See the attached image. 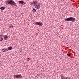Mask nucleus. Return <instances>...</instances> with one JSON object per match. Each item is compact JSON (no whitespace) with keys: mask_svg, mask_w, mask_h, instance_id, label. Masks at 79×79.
I'll use <instances>...</instances> for the list:
<instances>
[{"mask_svg":"<svg viewBox=\"0 0 79 79\" xmlns=\"http://www.w3.org/2000/svg\"><path fill=\"white\" fill-rule=\"evenodd\" d=\"M78 7H79V5H78Z\"/></svg>","mask_w":79,"mask_h":79,"instance_id":"22","label":"nucleus"},{"mask_svg":"<svg viewBox=\"0 0 79 79\" xmlns=\"http://www.w3.org/2000/svg\"><path fill=\"white\" fill-rule=\"evenodd\" d=\"M5 8H6V7H0V10H5Z\"/></svg>","mask_w":79,"mask_h":79,"instance_id":"11","label":"nucleus"},{"mask_svg":"<svg viewBox=\"0 0 79 79\" xmlns=\"http://www.w3.org/2000/svg\"><path fill=\"white\" fill-rule=\"evenodd\" d=\"M8 39V36L6 35L4 37V40H7Z\"/></svg>","mask_w":79,"mask_h":79,"instance_id":"7","label":"nucleus"},{"mask_svg":"<svg viewBox=\"0 0 79 79\" xmlns=\"http://www.w3.org/2000/svg\"><path fill=\"white\" fill-rule=\"evenodd\" d=\"M64 20L65 21H72V22H74L75 21V18L71 17L67 19H64Z\"/></svg>","mask_w":79,"mask_h":79,"instance_id":"1","label":"nucleus"},{"mask_svg":"<svg viewBox=\"0 0 79 79\" xmlns=\"http://www.w3.org/2000/svg\"><path fill=\"white\" fill-rule=\"evenodd\" d=\"M10 27L11 29L13 28V25H10Z\"/></svg>","mask_w":79,"mask_h":79,"instance_id":"13","label":"nucleus"},{"mask_svg":"<svg viewBox=\"0 0 79 79\" xmlns=\"http://www.w3.org/2000/svg\"><path fill=\"white\" fill-rule=\"evenodd\" d=\"M3 38L1 37L0 38V41H2V40H3Z\"/></svg>","mask_w":79,"mask_h":79,"instance_id":"16","label":"nucleus"},{"mask_svg":"<svg viewBox=\"0 0 79 79\" xmlns=\"http://www.w3.org/2000/svg\"><path fill=\"white\" fill-rule=\"evenodd\" d=\"M2 52H7L8 51V49H6V48H4L2 50Z\"/></svg>","mask_w":79,"mask_h":79,"instance_id":"5","label":"nucleus"},{"mask_svg":"<svg viewBox=\"0 0 79 79\" xmlns=\"http://www.w3.org/2000/svg\"><path fill=\"white\" fill-rule=\"evenodd\" d=\"M35 24L36 25H38V26H42L43 24L40 22H35Z\"/></svg>","mask_w":79,"mask_h":79,"instance_id":"4","label":"nucleus"},{"mask_svg":"<svg viewBox=\"0 0 79 79\" xmlns=\"http://www.w3.org/2000/svg\"><path fill=\"white\" fill-rule=\"evenodd\" d=\"M8 4L9 5H11L16 6V3H15V2L14 1H13L12 0H10L8 2Z\"/></svg>","mask_w":79,"mask_h":79,"instance_id":"2","label":"nucleus"},{"mask_svg":"<svg viewBox=\"0 0 79 79\" xmlns=\"http://www.w3.org/2000/svg\"><path fill=\"white\" fill-rule=\"evenodd\" d=\"M67 78H68V77H65V79H67Z\"/></svg>","mask_w":79,"mask_h":79,"instance_id":"21","label":"nucleus"},{"mask_svg":"<svg viewBox=\"0 0 79 79\" xmlns=\"http://www.w3.org/2000/svg\"><path fill=\"white\" fill-rule=\"evenodd\" d=\"M61 79H66V77H64L63 76L61 77Z\"/></svg>","mask_w":79,"mask_h":79,"instance_id":"15","label":"nucleus"},{"mask_svg":"<svg viewBox=\"0 0 79 79\" xmlns=\"http://www.w3.org/2000/svg\"><path fill=\"white\" fill-rule=\"evenodd\" d=\"M71 53H70L69 54H67V55L68 56H71Z\"/></svg>","mask_w":79,"mask_h":79,"instance_id":"18","label":"nucleus"},{"mask_svg":"<svg viewBox=\"0 0 79 79\" xmlns=\"http://www.w3.org/2000/svg\"><path fill=\"white\" fill-rule=\"evenodd\" d=\"M36 76H37L36 77H37V78H38V77H40V74H37Z\"/></svg>","mask_w":79,"mask_h":79,"instance_id":"14","label":"nucleus"},{"mask_svg":"<svg viewBox=\"0 0 79 79\" xmlns=\"http://www.w3.org/2000/svg\"><path fill=\"white\" fill-rule=\"evenodd\" d=\"M35 8H36V9H39L40 7V5H36L35 6Z\"/></svg>","mask_w":79,"mask_h":79,"instance_id":"6","label":"nucleus"},{"mask_svg":"<svg viewBox=\"0 0 79 79\" xmlns=\"http://www.w3.org/2000/svg\"><path fill=\"white\" fill-rule=\"evenodd\" d=\"M32 11L33 13H36V12H37L35 9H34L32 10Z\"/></svg>","mask_w":79,"mask_h":79,"instance_id":"12","label":"nucleus"},{"mask_svg":"<svg viewBox=\"0 0 79 79\" xmlns=\"http://www.w3.org/2000/svg\"><path fill=\"white\" fill-rule=\"evenodd\" d=\"M19 4H22V5H23L24 4V2L23 1H20L19 2Z\"/></svg>","mask_w":79,"mask_h":79,"instance_id":"8","label":"nucleus"},{"mask_svg":"<svg viewBox=\"0 0 79 79\" xmlns=\"http://www.w3.org/2000/svg\"><path fill=\"white\" fill-rule=\"evenodd\" d=\"M34 2H31V4H34Z\"/></svg>","mask_w":79,"mask_h":79,"instance_id":"20","label":"nucleus"},{"mask_svg":"<svg viewBox=\"0 0 79 79\" xmlns=\"http://www.w3.org/2000/svg\"><path fill=\"white\" fill-rule=\"evenodd\" d=\"M27 61H29V60H31V59H30V58H28L27 59Z\"/></svg>","mask_w":79,"mask_h":79,"instance_id":"19","label":"nucleus"},{"mask_svg":"<svg viewBox=\"0 0 79 79\" xmlns=\"http://www.w3.org/2000/svg\"><path fill=\"white\" fill-rule=\"evenodd\" d=\"M14 77L19 79V78H23V76L20 75L16 74L14 75Z\"/></svg>","mask_w":79,"mask_h":79,"instance_id":"3","label":"nucleus"},{"mask_svg":"<svg viewBox=\"0 0 79 79\" xmlns=\"http://www.w3.org/2000/svg\"><path fill=\"white\" fill-rule=\"evenodd\" d=\"M34 4H36L37 3H38V1L37 0H35L33 1Z\"/></svg>","mask_w":79,"mask_h":79,"instance_id":"10","label":"nucleus"},{"mask_svg":"<svg viewBox=\"0 0 79 79\" xmlns=\"http://www.w3.org/2000/svg\"><path fill=\"white\" fill-rule=\"evenodd\" d=\"M22 50H23V49L21 48L19 50V52H21V51H22Z\"/></svg>","mask_w":79,"mask_h":79,"instance_id":"17","label":"nucleus"},{"mask_svg":"<svg viewBox=\"0 0 79 79\" xmlns=\"http://www.w3.org/2000/svg\"><path fill=\"white\" fill-rule=\"evenodd\" d=\"M7 48L9 50H11V49L13 48V47L11 46H10L8 47Z\"/></svg>","mask_w":79,"mask_h":79,"instance_id":"9","label":"nucleus"},{"mask_svg":"<svg viewBox=\"0 0 79 79\" xmlns=\"http://www.w3.org/2000/svg\"><path fill=\"white\" fill-rule=\"evenodd\" d=\"M31 5H32V4H31Z\"/></svg>","mask_w":79,"mask_h":79,"instance_id":"23","label":"nucleus"}]
</instances>
